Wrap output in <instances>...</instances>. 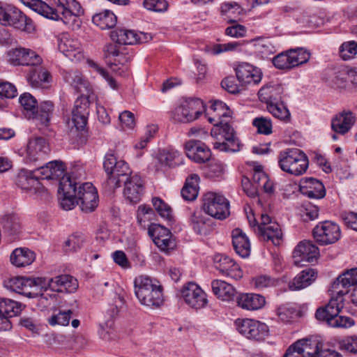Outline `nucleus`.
Here are the masks:
<instances>
[{
	"label": "nucleus",
	"instance_id": "obj_1",
	"mask_svg": "<svg viewBox=\"0 0 357 357\" xmlns=\"http://www.w3.org/2000/svg\"><path fill=\"white\" fill-rule=\"evenodd\" d=\"M24 6L36 13L54 20H61L73 29L80 26L79 17L84 10L76 0H56L52 8L41 0H20Z\"/></svg>",
	"mask_w": 357,
	"mask_h": 357
},
{
	"label": "nucleus",
	"instance_id": "obj_2",
	"mask_svg": "<svg viewBox=\"0 0 357 357\" xmlns=\"http://www.w3.org/2000/svg\"><path fill=\"white\" fill-rule=\"evenodd\" d=\"M295 354L302 357H341L332 345L313 335L296 340L287 348L282 357Z\"/></svg>",
	"mask_w": 357,
	"mask_h": 357
},
{
	"label": "nucleus",
	"instance_id": "obj_3",
	"mask_svg": "<svg viewBox=\"0 0 357 357\" xmlns=\"http://www.w3.org/2000/svg\"><path fill=\"white\" fill-rule=\"evenodd\" d=\"M134 284L135 294L142 305L153 308L163 304V288L158 281L139 275L135 279Z\"/></svg>",
	"mask_w": 357,
	"mask_h": 357
},
{
	"label": "nucleus",
	"instance_id": "obj_4",
	"mask_svg": "<svg viewBox=\"0 0 357 357\" xmlns=\"http://www.w3.org/2000/svg\"><path fill=\"white\" fill-rule=\"evenodd\" d=\"M105 171L107 174V179L105 183V188L109 192H113L121 186L132 175L127 162L124 160H117L115 155L108 153L105 156L103 162Z\"/></svg>",
	"mask_w": 357,
	"mask_h": 357
},
{
	"label": "nucleus",
	"instance_id": "obj_5",
	"mask_svg": "<svg viewBox=\"0 0 357 357\" xmlns=\"http://www.w3.org/2000/svg\"><path fill=\"white\" fill-rule=\"evenodd\" d=\"M278 165L282 171L294 176H300L306 172L309 161L303 151L291 148L280 152Z\"/></svg>",
	"mask_w": 357,
	"mask_h": 357
},
{
	"label": "nucleus",
	"instance_id": "obj_6",
	"mask_svg": "<svg viewBox=\"0 0 357 357\" xmlns=\"http://www.w3.org/2000/svg\"><path fill=\"white\" fill-rule=\"evenodd\" d=\"M211 135L215 137L221 136L225 139L222 142L213 143V149L224 152H236L240 150V144L234 128L228 120L218 121L211 130Z\"/></svg>",
	"mask_w": 357,
	"mask_h": 357
},
{
	"label": "nucleus",
	"instance_id": "obj_7",
	"mask_svg": "<svg viewBox=\"0 0 357 357\" xmlns=\"http://www.w3.org/2000/svg\"><path fill=\"white\" fill-rule=\"evenodd\" d=\"M310 56V52L303 47L291 48L275 56L272 63L279 70H290L306 63Z\"/></svg>",
	"mask_w": 357,
	"mask_h": 357
},
{
	"label": "nucleus",
	"instance_id": "obj_8",
	"mask_svg": "<svg viewBox=\"0 0 357 357\" xmlns=\"http://www.w3.org/2000/svg\"><path fill=\"white\" fill-rule=\"evenodd\" d=\"M202 208L206 214L218 220H224L230 214L229 202L216 192H208L204 195Z\"/></svg>",
	"mask_w": 357,
	"mask_h": 357
},
{
	"label": "nucleus",
	"instance_id": "obj_9",
	"mask_svg": "<svg viewBox=\"0 0 357 357\" xmlns=\"http://www.w3.org/2000/svg\"><path fill=\"white\" fill-rule=\"evenodd\" d=\"M205 111V106L199 98L183 99L174 112V119L181 123L197 119Z\"/></svg>",
	"mask_w": 357,
	"mask_h": 357
},
{
	"label": "nucleus",
	"instance_id": "obj_10",
	"mask_svg": "<svg viewBox=\"0 0 357 357\" xmlns=\"http://www.w3.org/2000/svg\"><path fill=\"white\" fill-rule=\"evenodd\" d=\"M236 330L248 339L261 342L268 335L266 324L251 319H238L234 322Z\"/></svg>",
	"mask_w": 357,
	"mask_h": 357
},
{
	"label": "nucleus",
	"instance_id": "obj_11",
	"mask_svg": "<svg viewBox=\"0 0 357 357\" xmlns=\"http://www.w3.org/2000/svg\"><path fill=\"white\" fill-rule=\"evenodd\" d=\"M1 24L13 26L16 29L27 32H31L34 29L32 20L18 8L11 6L5 8Z\"/></svg>",
	"mask_w": 357,
	"mask_h": 357
},
{
	"label": "nucleus",
	"instance_id": "obj_12",
	"mask_svg": "<svg viewBox=\"0 0 357 357\" xmlns=\"http://www.w3.org/2000/svg\"><path fill=\"white\" fill-rule=\"evenodd\" d=\"M313 237L320 245L332 244L341 236L340 227L332 221L319 222L312 231Z\"/></svg>",
	"mask_w": 357,
	"mask_h": 357
},
{
	"label": "nucleus",
	"instance_id": "obj_13",
	"mask_svg": "<svg viewBox=\"0 0 357 357\" xmlns=\"http://www.w3.org/2000/svg\"><path fill=\"white\" fill-rule=\"evenodd\" d=\"M271 86H269V89ZM283 89L281 84H277L269 90V113L275 118L287 122L290 120V112L282 100L281 94Z\"/></svg>",
	"mask_w": 357,
	"mask_h": 357
},
{
	"label": "nucleus",
	"instance_id": "obj_14",
	"mask_svg": "<svg viewBox=\"0 0 357 357\" xmlns=\"http://www.w3.org/2000/svg\"><path fill=\"white\" fill-rule=\"evenodd\" d=\"M77 183L71 176L66 175L61 178L58 192L61 196V206L65 210H70L75 205L77 196Z\"/></svg>",
	"mask_w": 357,
	"mask_h": 357
},
{
	"label": "nucleus",
	"instance_id": "obj_15",
	"mask_svg": "<svg viewBox=\"0 0 357 357\" xmlns=\"http://www.w3.org/2000/svg\"><path fill=\"white\" fill-rule=\"evenodd\" d=\"M181 293L185 303L196 310L205 307L208 304L206 294L194 282L185 285Z\"/></svg>",
	"mask_w": 357,
	"mask_h": 357
},
{
	"label": "nucleus",
	"instance_id": "obj_16",
	"mask_svg": "<svg viewBox=\"0 0 357 357\" xmlns=\"http://www.w3.org/2000/svg\"><path fill=\"white\" fill-rule=\"evenodd\" d=\"M79 204L82 211L90 213L98 206V196L91 183H84L78 187L75 204Z\"/></svg>",
	"mask_w": 357,
	"mask_h": 357
},
{
	"label": "nucleus",
	"instance_id": "obj_17",
	"mask_svg": "<svg viewBox=\"0 0 357 357\" xmlns=\"http://www.w3.org/2000/svg\"><path fill=\"white\" fill-rule=\"evenodd\" d=\"M149 234L155 245L164 252L167 253L176 247V243L172 238L170 230L160 225H152L149 229Z\"/></svg>",
	"mask_w": 357,
	"mask_h": 357
},
{
	"label": "nucleus",
	"instance_id": "obj_18",
	"mask_svg": "<svg viewBox=\"0 0 357 357\" xmlns=\"http://www.w3.org/2000/svg\"><path fill=\"white\" fill-rule=\"evenodd\" d=\"M319 255V248L311 241H301L293 251L294 264L298 266H303L305 263L313 262Z\"/></svg>",
	"mask_w": 357,
	"mask_h": 357
},
{
	"label": "nucleus",
	"instance_id": "obj_19",
	"mask_svg": "<svg viewBox=\"0 0 357 357\" xmlns=\"http://www.w3.org/2000/svg\"><path fill=\"white\" fill-rule=\"evenodd\" d=\"M22 309L20 303L0 298V331H8L12 328L10 318L17 316Z\"/></svg>",
	"mask_w": 357,
	"mask_h": 357
},
{
	"label": "nucleus",
	"instance_id": "obj_20",
	"mask_svg": "<svg viewBox=\"0 0 357 357\" xmlns=\"http://www.w3.org/2000/svg\"><path fill=\"white\" fill-rule=\"evenodd\" d=\"M331 298L328 303L324 306L319 307L315 312V317L319 321H324L329 326L331 320L339 314L344 305V298L338 294H333L331 292Z\"/></svg>",
	"mask_w": 357,
	"mask_h": 357
},
{
	"label": "nucleus",
	"instance_id": "obj_21",
	"mask_svg": "<svg viewBox=\"0 0 357 357\" xmlns=\"http://www.w3.org/2000/svg\"><path fill=\"white\" fill-rule=\"evenodd\" d=\"M357 287V268H353L344 271L333 282L330 292L338 294L344 298L348 294L349 288Z\"/></svg>",
	"mask_w": 357,
	"mask_h": 357
},
{
	"label": "nucleus",
	"instance_id": "obj_22",
	"mask_svg": "<svg viewBox=\"0 0 357 357\" xmlns=\"http://www.w3.org/2000/svg\"><path fill=\"white\" fill-rule=\"evenodd\" d=\"M58 49L71 61H80L84 57L79 41L68 35H63L59 38Z\"/></svg>",
	"mask_w": 357,
	"mask_h": 357
},
{
	"label": "nucleus",
	"instance_id": "obj_23",
	"mask_svg": "<svg viewBox=\"0 0 357 357\" xmlns=\"http://www.w3.org/2000/svg\"><path fill=\"white\" fill-rule=\"evenodd\" d=\"M235 72L237 79L242 86H246L252 83L257 84L262 78L260 69L245 62L239 63L235 68Z\"/></svg>",
	"mask_w": 357,
	"mask_h": 357
},
{
	"label": "nucleus",
	"instance_id": "obj_24",
	"mask_svg": "<svg viewBox=\"0 0 357 357\" xmlns=\"http://www.w3.org/2000/svg\"><path fill=\"white\" fill-rule=\"evenodd\" d=\"M187 156L197 163L208 161L211 156L210 149L199 140H190L185 144Z\"/></svg>",
	"mask_w": 357,
	"mask_h": 357
},
{
	"label": "nucleus",
	"instance_id": "obj_25",
	"mask_svg": "<svg viewBox=\"0 0 357 357\" xmlns=\"http://www.w3.org/2000/svg\"><path fill=\"white\" fill-rule=\"evenodd\" d=\"M215 266L222 275L238 280L243 277L239 266L227 256L217 255L214 257Z\"/></svg>",
	"mask_w": 357,
	"mask_h": 357
},
{
	"label": "nucleus",
	"instance_id": "obj_26",
	"mask_svg": "<svg viewBox=\"0 0 357 357\" xmlns=\"http://www.w3.org/2000/svg\"><path fill=\"white\" fill-rule=\"evenodd\" d=\"M50 148L43 137H34L29 139L26 148V158L31 162L43 160L50 153Z\"/></svg>",
	"mask_w": 357,
	"mask_h": 357
},
{
	"label": "nucleus",
	"instance_id": "obj_27",
	"mask_svg": "<svg viewBox=\"0 0 357 357\" xmlns=\"http://www.w3.org/2000/svg\"><path fill=\"white\" fill-rule=\"evenodd\" d=\"M123 196L130 203L136 204L141 199L144 191V184L141 176L133 174L123 183Z\"/></svg>",
	"mask_w": 357,
	"mask_h": 357
},
{
	"label": "nucleus",
	"instance_id": "obj_28",
	"mask_svg": "<svg viewBox=\"0 0 357 357\" xmlns=\"http://www.w3.org/2000/svg\"><path fill=\"white\" fill-rule=\"evenodd\" d=\"M48 288L56 292L72 293L78 288V282L74 277L63 274L47 279Z\"/></svg>",
	"mask_w": 357,
	"mask_h": 357
},
{
	"label": "nucleus",
	"instance_id": "obj_29",
	"mask_svg": "<svg viewBox=\"0 0 357 357\" xmlns=\"http://www.w3.org/2000/svg\"><path fill=\"white\" fill-rule=\"evenodd\" d=\"M356 122V116L350 110H343L331 119V129L337 134L345 135Z\"/></svg>",
	"mask_w": 357,
	"mask_h": 357
},
{
	"label": "nucleus",
	"instance_id": "obj_30",
	"mask_svg": "<svg viewBox=\"0 0 357 357\" xmlns=\"http://www.w3.org/2000/svg\"><path fill=\"white\" fill-rule=\"evenodd\" d=\"M89 102L86 98L79 97L75 102L72 110V122L77 130H82L87 123Z\"/></svg>",
	"mask_w": 357,
	"mask_h": 357
},
{
	"label": "nucleus",
	"instance_id": "obj_31",
	"mask_svg": "<svg viewBox=\"0 0 357 357\" xmlns=\"http://www.w3.org/2000/svg\"><path fill=\"white\" fill-rule=\"evenodd\" d=\"M112 40L121 45H132L137 43H144L148 40V35L144 33L139 34L133 31L123 29H116L111 32Z\"/></svg>",
	"mask_w": 357,
	"mask_h": 357
},
{
	"label": "nucleus",
	"instance_id": "obj_32",
	"mask_svg": "<svg viewBox=\"0 0 357 357\" xmlns=\"http://www.w3.org/2000/svg\"><path fill=\"white\" fill-rule=\"evenodd\" d=\"M36 169L34 171L20 170L15 180L17 186L24 190L36 192L40 185L39 182L40 179V174L36 173Z\"/></svg>",
	"mask_w": 357,
	"mask_h": 357
},
{
	"label": "nucleus",
	"instance_id": "obj_33",
	"mask_svg": "<svg viewBox=\"0 0 357 357\" xmlns=\"http://www.w3.org/2000/svg\"><path fill=\"white\" fill-rule=\"evenodd\" d=\"M300 190L310 198L321 199L326 195L323 183L313 178H303L300 182Z\"/></svg>",
	"mask_w": 357,
	"mask_h": 357
},
{
	"label": "nucleus",
	"instance_id": "obj_34",
	"mask_svg": "<svg viewBox=\"0 0 357 357\" xmlns=\"http://www.w3.org/2000/svg\"><path fill=\"white\" fill-rule=\"evenodd\" d=\"M317 273L314 269L306 268L298 274L288 284L289 289L291 291H299L310 286L315 281Z\"/></svg>",
	"mask_w": 357,
	"mask_h": 357
},
{
	"label": "nucleus",
	"instance_id": "obj_35",
	"mask_svg": "<svg viewBox=\"0 0 357 357\" xmlns=\"http://www.w3.org/2000/svg\"><path fill=\"white\" fill-rule=\"evenodd\" d=\"M66 168L61 161L54 160L49 162L45 165L36 169V173L40 174V179H61L66 176L64 174Z\"/></svg>",
	"mask_w": 357,
	"mask_h": 357
},
{
	"label": "nucleus",
	"instance_id": "obj_36",
	"mask_svg": "<svg viewBox=\"0 0 357 357\" xmlns=\"http://www.w3.org/2000/svg\"><path fill=\"white\" fill-rule=\"evenodd\" d=\"M232 244L236 254L242 258H246L250 255V240L242 229L236 228L232 231Z\"/></svg>",
	"mask_w": 357,
	"mask_h": 357
},
{
	"label": "nucleus",
	"instance_id": "obj_37",
	"mask_svg": "<svg viewBox=\"0 0 357 357\" xmlns=\"http://www.w3.org/2000/svg\"><path fill=\"white\" fill-rule=\"evenodd\" d=\"M237 303L243 309L257 310L261 308L266 304V298L258 294H241L237 297Z\"/></svg>",
	"mask_w": 357,
	"mask_h": 357
},
{
	"label": "nucleus",
	"instance_id": "obj_38",
	"mask_svg": "<svg viewBox=\"0 0 357 357\" xmlns=\"http://www.w3.org/2000/svg\"><path fill=\"white\" fill-rule=\"evenodd\" d=\"M35 259V253L26 248H16L10 255V262L16 267L29 266L34 261Z\"/></svg>",
	"mask_w": 357,
	"mask_h": 357
},
{
	"label": "nucleus",
	"instance_id": "obj_39",
	"mask_svg": "<svg viewBox=\"0 0 357 357\" xmlns=\"http://www.w3.org/2000/svg\"><path fill=\"white\" fill-rule=\"evenodd\" d=\"M63 78L78 93L83 94L89 91V83L82 78L81 73L77 70H64Z\"/></svg>",
	"mask_w": 357,
	"mask_h": 357
},
{
	"label": "nucleus",
	"instance_id": "obj_40",
	"mask_svg": "<svg viewBox=\"0 0 357 357\" xmlns=\"http://www.w3.org/2000/svg\"><path fill=\"white\" fill-rule=\"evenodd\" d=\"M28 280L32 282L31 284L26 288V291L22 292V295L28 298L40 297L46 298L44 294L48 288L47 280L45 278H28Z\"/></svg>",
	"mask_w": 357,
	"mask_h": 357
},
{
	"label": "nucleus",
	"instance_id": "obj_41",
	"mask_svg": "<svg viewBox=\"0 0 357 357\" xmlns=\"http://www.w3.org/2000/svg\"><path fill=\"white\" fill-rule=\"evenodd\" d=\"M211 287L213 294L222 301L232 300L236 294V289L231 284L221 280H213Z\"/></svg>",
	"mask_w": 357,
	"mask_h": 357
},
{
	"label": "nucleus",
	"instance_id": "obj_42",
	"mask_svg": "<svg viewBox=\"0 0 357 357\" xmlns=\"http://www.w3.org/2000/svg\"><path fill=\"white\" fill-rule=\"evenodd\" d=\"M54 105L51 101H43L38 106L36 112H33V119L36 125L47 126L50 120V116L53 111Z\"/></svg>",
	"mask_w": 357,
	"mask_h": 357
},
{
	"label": "nucleus",
	"instance_id": "obj_43",
	"mask_svg": "<svg viewBox=\"0 0 357 357\" xmlns=\"http://www.w3.org/2000/svg\"><path fill=\"white\" fill-rule=\"evenodd\" d=\"M247 218L250 225L254 228V231L258 237L262 241L268 240V214L261 213L260 217V222H259L254 214L251 213L247 215Z\"/></svg>",
	"mask_w": 357,
	"mask_h": 357
},
{
	"label": "nucleus",
	"instance_id": "obj_44",
	"mask_svg": "<svg viewBox=\"0 0 357 357\" xmlns=\"http://www.w3.org/2000/svg\"><path fill=\"white\" fill-rule=\"evenodd\" d=\"M92 21L94 24L99 26L101 29H109L115 26L117 17L113 12L105 10L94 15L92 17Z\"/></svg>",
	"mask_w": 357,
	"mask_h": 357
},
{
	"label": "nucleus",
	"instance_id": "obj_45",
	"mask_svg": "<svg viewBox=\"0 0 357 357\" xmlns=\"http://www.w3.org/2000/svg\"><path fill=\"white\" fill-rule=\"evenodd\" d=\"M191 222L194 231L198 234L206 235L211 230V220L201 211L193 213Z\"/></svg>",
	"mask_w": 357,
	"mask_h": 357
},
{
	"label": "nucleus",
	"instance_id": "obj_46",
	"mask_svg": "<svg viewBox=\"0 0 357 357\" xmlns=\"http://www.w3.org/2000/svg\"><path fill=\"white\" fill-rule=\"evenodd\" d=\"M199 177L197 174H192L185 181V183L181 190L183 198L188 201L195 199L199 192Z\"/></svg>",
	"mask_w": 357,
	"mask_h": 357
},
{
	"label": "nucleus",
	"instance_id": "obj_47",
	"mask_svg": "<svg viewBox=\"0 0 357 357\" xmlns=\"http://www.w3.org/2000/svg\"><path fill=\"white\" fill-rule=\"evenodd\" d=\"M27 80L33 87H38L43 83L49 82L50 73L40 66H34L27 75Z\"/></svg>",
	"mask_w": 357,
	"mask_h": 357
},
{
	"label": "nucleus",
	"instance_id": "obj_48",
	"mask_svg": "<svg viewBox=\"0 0 357 357\" xmlns=\"http://www.w3.org/2000/svg\"><path fill=\"white\" fill-rule=\"evenodd\" d=\"M211 109L214 113V116L208 118V121L211 123H214L215 124L218 121L227 120V119L231 118L229 107L222 101H215L211 106Z\"/></svg>",
	"mask_w": 357,
	"mask_h": 357
},
{
	"label": "nucleus",
	"instance_id": "obj_49",
	"mask_svg": "<svg viewBox=\"0 0 357 357\" xmlns=\"http://www.w3.org/2000/svg\"><path fill=\"white\" fill-rule=\"evenodd\" d=\"M1 225L4 231L10 236L17 235L21 229L19 218L14 214H9L3 217Z\"/></svg>",
	"mask_w": 357,
	"mask_h": 357
},
{
	"label": "nucleus",
	"instance_id": "obj_50",
	"mask_svg": "<svg viewBox=\"0 0 357 357\" xmlns=\"http://www.w3.org/2000/svg\"><path fill=\"white\" fill-rule=\"evenodd\" d=\"M32 282L28 280V278L13 277L6 280L4 286L6 289L22 295V292L25 291L26 288Z\"/></svg>",
	"mask_w": 357,
	"mask_h": 357
},
{
	"label": "nucleus",
	"instance_id": "obj_51",
	"mask_svg": "<svg viewBox=\"0 0 357 357\" xmlns=\"http://www.w3.org/2000/svg\"><path fill=\"white\" fill-rule=\"evenodd\" d=\"M180 153L178 151L169 149H162L159 151L157 160L161 166L172 167L176 164L175 160L178 158Z\"/></svg>",
	"mask_w": 357,
	"mask_h": 357
},
{
	"label": "nucleus",
	"instance_id": "obj_52",
	"mask_svg": "<svg viewBox=\"0 0 357 357\" xmlns=\"http://www.w3.org/2000/svg\"><path fill=\"white\" fill-rule=\"evenodd\" d=\"M269 241L275 246H280L284 242V235L281 226L269 218Z\"/></svg>",
	"mask_w": 357,
	"mask_h": 357
},
{
	"label": "nucleus",
	"instance_id": "obj_53",
	"mask_svg": "<svg viewBox=\"0 0 357 357\" xmlns=\"http://www.w3.org/2000/svg\"><path fill=\"white\" fill-rule=\"evenodd\" d=\"M153 205L158 213L168 222L173 221V215L171 207L159 197L152 199Z\"/></svg>",
	"mask_w": 357,
	"mask_h": 357
},
{
	"label": "nucleus",
	"instance_id": "obj_54",
	"mask_svg": "<svg viewBox=\"0 0 357 357\" xmlns=\"http://www.w3.org/2000/svg\"><path fill=\"white\" fill-rule=\"evenodd\" d=\"M72 313L73 310L59 311L57 314H52L48 319V323L51 326H68L69 324Z\"/></svg>",
	"mask_w": 357,
	"mask_h": 357
},
{
	"label": "nucleus",
	"instance_id": "obj_55",
	"mask_svg": "<svg viewBox=\"0 0 357 357\" xmlns=\"http://www.w3.org/2000/svg\"><path fill=\"white\" fill-rule=\"evenodd\" d=\"M339 52L343 60L353 59L357 54V43L354 40L343 43L340 47Z\"/></svg>",
	"mask_w": 357,
	"mask_h": 357
},
{
	"label": "nucleus",
	"instance_id": "obj_56",
	"mask_svg": "<svg viewBox=\"0 0 357 357\" xmlns=\"http://www.w3.org/2000/svg\"><path fill=\"white\" fill-rule=\"evenodd\" d=\"M245 43H252L254 52L262 59L266 58L268 52V40L265 37H257L250 40L245 41Z\"/></svg>",
	"mask_w": 357,
	"mask_h": 357
},
{
	"label": "nucleus",
	"instance_id": "obj_57",
	"mask_svg": "<svg viewBox=\"0 0 357 357\" xmlns=\"http://www.w3.org/2000/svg\"><path fill=\"white\" fill-rule=\"evenodd\" d=\"M243 44L240 42L234 41L223 44H215L212 47L211 51L213 54H219L225 52H237L242 50Z\"/></svg>",
	"mask_w": 357,
	"mask_h": 357
},
{
	"label": "nucleus",
	"instance_id": "obj_58",
	"mask_svg": "<svg viewBox=\"0 0 357 357\" xmlns=\"http://www.w3.org/2000/svg\"><path fill=\"white\" fill-rule=\"evenodd\" d=\"M25 53L24 47L12 49L8 52V61L13 66H23V63L26 61Z\"/></svg>",
	"mask_w": 357,
	"mask_h": 357
},
{
	"label": "nucleus",
	"instance_id": "obj_59",
	"mask_svg": "<svg viewBox=\"0 0 357 357\" xmlns=\"http://www.w3.org/2000/svg\"><path fill=\"white\" fill-rule=\"evenodd\" d=\"M232 24L225 29V34L233 38H242L244 37L247 32V29L245 26L238 24L235 20H229Z\"/></svg>",
	"mask_w": 357,
	"mask_h": 357
},
{
	"label": "nucleus",
	"instance_id": "obj_60",
	"mask_svg": "<svg viewBox=\"0 0 357 357\" xmlns=\"http://www.w3.org/2000/svg\"><path fill=\"white\" fill-rule=\"evenodd\" d=\"M144 7L149 10L155 12H164L167 10L168 3L165 0H144Z\"/></svg>",
	"mask_w": 357,
	"mask_h": 357
},
{
	"label": "nucleus",
	"instance_id": "obj_61",
	"mask_svg": "<svg viewBox=\"0 0 357 357\" xmlns=\"http://www.w3.org/2000/svg\"><path fill=\"white\" fill-rule=\"evenodd\" d=\"M221 86L223 89L231 94L240 93L241 89L234 76H228L221 82Z\"/></svg>",
	"mask_w": 357,
	"mask_h": 357
},
{
	"label": "nucleus",
	"instance_id": "obj_62",
	"mask_svg": "<svg viewBox=\"0 0 357 357\" xmlns=\"http://www.w3.org/2000/svg\"><path fill=\"white\" fill-rule=\"evenodd\" d=\"M24 59L26 61L23 63V66H38L43 63L41 56L36 52L31 49L25 48Z\"/></svg>",
	"mask_w": 357,
	"mask_h": 357
},
{
	"label": "nucleus",
	"instance_id": "obj_63",
	"mask_svg": "<svg viewBox=\"0 0 357 357\" xmlns=\"http://www.w3.org/2000/svg\"><path fill=\"white\" fill-rule=\"evenodd\" d=\"M220 8L222 13L227 15L228 18L233 15H240L242 12L241 7L236 2L224 3L221 5Z\"/></svg>",
	"mask_w": 357,
	"mask_h": 357
},
{
	"label": "nucleus",
	"instance_id": "obj_64",
	"mask_svg": "<svg viewBox=\"0 0 357 357\" xmlns=\"http://www.w3.org/2000/svg\"><path fill=\"white\" fill-rule=\"evenodd\" d=\"M340 349L353 354H357V336L347 337L341 341L340 342Z\"/></svg>",
	"mask_w": 357,
	"mask_h": 357
}]
</instances>
